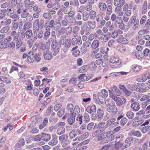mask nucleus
Instances as JSON below:
<instances>
[{
    "label": "nucleus",
    "instance_id": "f257e3e1",
    "mask_svg": "<svg viewBox=\"0 0 150 150\" xmlns=\"http://www.w3.org/2000/svg\"><path fill=\"white\" fill-rule=\"evenodd\" d=\"M112 134L111 132H103L98 136L97 140L100 141V143L102 144L108 142L107 138Z\"/></svg>",
    "mask_w": 150,
    "mask_h": 150
},
{
    "label": "nucleus",
    "instance_id": "f03ea898",
    "mask_svg": "<svg viewBox=\"0 0 150 150\" xmlns=\"http://www.w3.org/2000/svg\"><path fill=\"white\" fill-rule=\"evenodd\" d=\"M11 36L13 37V41L16 42V46L18 48L21 46L23 42L19 38V33H17L15 31H12Z\"/></svg>",
    "mask_w": 150,
    "mask_h": 150
},
{
    "label": "nucleus",
    "instance_id": "7ed1b4c3",
    "mask_svg": "<svg viewBox=\"0 0 150 150\" xmlns=\"http://www.w3.org/2000/svg\"><path fill=\"white\" fill-rule=\"evenodd\" d=\"M48 42H52L51 47L53 51V53L54 55L57 54L59 51V48L57 46V43L56 39H53L52 38H50L48 39Z\"/></svg>",
    "mask_w": 150,
    "mask_h": 150
},
{
    "label": "nucleus",
    "instance_id": "20e7f679",
    "mask_svg": "<svg viewBox=\"0 0 150 150\" xmlns=\"http://www.w3.org/2000/svg\"><path fill=\"white\" fill-rule=\"evenodd\" d=\"M108 95V93L105 89H103L101 92L98 93V98L101 104H104L105 99Z\"/></svg>",
    "mask_w": 150,
    "mask_h": 150
},
{
    "label": "nucleus",
    "instance_id": "39448f33",
    "mask_svg": "<svg viewBox=\"0 0 150 150\" xmlns=\"http://www.w3.org/2000/svg\"><path fill=\"white\" fill-rule=\"evenodd\" d=\"M111 90H109V91L110 96L112 98L113 96L116 97V96H120V95L121 92L116 86H114L111 87Z\"/></svg>",
    "mask_w": 150,
    "mask_h": 150
},
{
    "label": "nucleus",
    "instance_id": "423d86ee",
    "mask_svg": "<svg viewBox=\"0 0 150 150\" xmlns=\"http://www.w3.org/2000/svg\"><path fill=\"white\" fill-rule=\"evenodd\" d=\"M112 99L116 102L118 106H120L124 104L126 102V99L123 97L113 96Z\"/></svg>",
    "mask_w": 150,
    "mask_h": 150
},
{
    "label": "nucleus",
    "instance_id": "0eeeda50",
    "mask_svg": "<svg viewBox=\"0 0 150 150\" xmlns=\"http://www.w3.org/2000/svg\"><path fill=\"white\" fill-rule=\"evenodd\" d=\"M68 136L66 134L62 135L59 137V140L61 143L63 144V147H65L67 146L68 143Z\"/></svg>",
    "mask_w": 150,
    "mask_h": 150
},
{
    "label": "nucleus",
    "instance_id": "6e6552de",
    "mask_svg": "<svg viewBox=\"0 0 150 150\" xmlns=\"http://www.w3.org/2000/svg\"><path fill=\"white\" fill-rule=\"evenodd\" d=\"M91 32V29L88 27L85 26H82L79 33L81 35H83L85 33L86 35H88Z\"/></svg>",
    "mask_w": 150,
    "mask_h": 150
},
{
    "label": "nucleus",
    "instance_id": "1a4fd4ad",
    "mask_svg": "<svg viewBox=\"0 0 150 150\" xmlns=\"http://www.w3.org/2000/svg\"><path fill=\"white\" fill-rule=\"evenodd\" d=\"M150 89V84L146 83H142L140 86L139 92L143 93L146 92V90Z\"/></svg>",
    "mask_w": 150,
    "mask_h": 150
},
{
    "label": "nucleus",
    "instance_id": "9d476101",
    "mask_svg": "<svg viewBox=\"0 0 150 150\" xmlns=\"http://www.w3.org/2000/svg\"><path fill=\"white\" fill-rule=\"evenodd\" d=\"M121 18L117 16L116 14L113 13L111 16V20L115 24H119L121 21Z\"/></svg>",
    "mask_w": 150,
    "mask_h": 150
},
{
    "label": "nucleus",
    "instance_id": "9b49d317",
    "mask_svg": "<svg viewBox=\"0 0 150 150\" xmlns=\"http://www.w3.org/2000/svg\"><path fill=\"white\" fill-rule=\"evenodd\" d=\"M107 110L108 112L114 114L116 113L117 112V108L115 106V103L108 106Z\"/></svg>",
    "mask_w": 150,
    "mask_h": 150
},
{
    "label": "nucleus",
    "instance_id": "f8f14e48",
    "mask_svg": "<svg viewBox=\"0 0 150 150\" xmlns=\"http://www.w3.org/2000/svg\"><path fill=\"white\" fill-rule=\"evenodd\" d=\"M75 119V115H74L73 113H71L69 115L67 120L69 124L70 125H71L74 122Z\"/></svg>",
    "mask_w": 150,
    "mask_h": 150
},
{
    "label": "nucleus",
    "instance_id": "ddd939ff",
    "mask_svg": "<svg viewBox=\"0 0 150 150\" xmlns=\"http://www.w3.org/2000/svg\"><path fill=\"white\" fill-rule=\"evenodd\" d=\"M124 14L123 16V19L124 21L125 22H127L128 21L129 18V16H130L132 13L131 11L130 10H127L125 11Z\"/></svg>",
    "mask_w": 150,
    "mask_h": 150
},
{
    "label": "nucleus",
    "instance_id": "4468645a",
    "mask_svg": "<svg viewBox=\"0 0 150 150\" xmlns=\"http://www.w3.org/2000/svg\"><path fill=\"white\" fill-rule=\"evenodd\" d=\"M35 54L33 52L30 51L28 54L27 60L30 62L32 63L35 60Z\"/></svg>",
    "mask_w": 150,
    "mask_h": 150
},
{
    "label": "nucleus",
    "instance_id": "2eb2a0df",
    "mask_svg": "<svg viewBox=\"0 0 150 150\" xmlns=\"http://www.w3.org/2000/svg\"><path fill=\"white\" fill-rule=\"evenodd\" d=\"M70 39H68L67 41L65 42L64 45V47L62 48V50L66 52L67 51L69 47H70L71 44L70 42Z\"/></svg>",
    "mask_w": 150,
    "mask_h": 150
},
{
    "label": "nucleus",
    "instance_id": "dca6fc26",
    "mask_svg": "<svg viewBox=\"0 0 150 150\" xmlns=\"http://www.w3.org/2000/svg\"><path fill=\"white\" fill-rule=\"evenodd\" d=\"M109 126L105 122H101L98 124V127L100 129V131L102 132L107 129Z\"/></svg>",
    "mask_w": 150,
    "mask_h": 150
},
{
    "label": "nucleus",
    "instance_id": "f3484780",
    "mask_svg": "<svg viewBox=\"0 0 150 150\" xmlns=\"http://www.w3.org/2000/svg\"><path fill=\"white\" fill-rule=\"evenodd\" d=\"M115 13L120 16H122L124 15V13L121 6H117L115 9Z\"/></svg>",
    "mask_w": 150,
    "mask_h": 150
},
{
    "label": "nucleus",
    "instance_id": "a211bd4d",
    "mask_svg": "<svg viewBox=\"0 0 150 150\" xmlns=\"http://www.w3.org/2000/svg\"><path fill=\"white\" fill-rule=\"evenodd\" d=\"M96 106L93 105L91 106L88 107L86 109V111L89 113L95 112L96 111Z\"/></svg>",
    "mask_w": 150,
    "mask_h": 150
},
{
    "label": "nucleus",
    "instance_id": "6ab92c4d",
    "mask_svg": "<svg viewBox=\"0 0 150 150\" xmlns=\"http://www.w3.org/2000/svg\"><path fill=\"white\" fill-rule=\"evenodd\" d=\"M131 108L133 110L135 111H138L140 108L139 105L137 102H134L132 103L131 105Z\"/></svg>",
    "mask_w": 150,
    "mask_h": 150
},
{
    "label": "nucleus",
    "instance_id": "aec40b11",
    "mask_svg": "<svg viewBox=\"0 0 150 150\" xmlns=\"http://www.w3.org/2000/svg\"><path fill=\"white\" fill-rule=\"evenodd\" d=\"M39 22L38 19H36L34 21L33 24V30L35 31H38L39 29Z\"/></svg>",
    "mask_w": 150,
    "mask_h": 150
},
{
    "label": "nucleus",
    "instance_id": "412c9836",
    "mask_svg": "<svg viewBox=\"0 0 150 150\" xmlns=\"http://www.w3.org/2000/svg\"><path fill=\"white\" fill-rule=\"evenodd\" d=\"M147 3L146 0L145 1L142 6V14H145L147 11Z\"/></svg>",
    "mask_w": 150,
    "mask_h": 150
},
{
    "label": "nucleus",
    "instance_id": "4be33fe9",
    "mask_svg": "<svg viewBox=\"0 0 150 150\" xmlns=\"http://www.w3.org/2000/svg\"><path fill=\"white\" fill-rule=\"evenodd\" d=\"M98 7L100 10L103 11H105L107 8L106 4L103 2L99 3L98 4Z\"/></svg>",
    "mask_w": 150,
    "mask_h": 150
},
{
    "label": "nucleus",
    "instance_id": "5701e85b",
    "mask_svg": "<svg viewBox=\"0 0 150 150\" xmlns=\"http://www.w3.org/2000/svg\"><path fill=\"white\" fill-rule=\"evenodd\" d=\"M142 76L144 82L148 80V82L150 83V73L149 72L143 74Z\"/></svg>",
    "mask_w": 150,
    "mask_h": 150
},
{
    "label": "nucleus",
    "instance_id": "b1692460",
    "mask_svg": "<svg viewBox=\"0 0 150 150\" xmlns=\"http://www.w3.org/2000/svg\"><path fill=\"white\" fill-rule=\"evenodd\" d=\"M128 87L132 91H139V88H138V86L136 84L129 85Z\"/></svg>",
    "mask_w": 150,
    "mask_h": 150
},
{
    "label": "nucleus",
    "instance_id": "393cba45",
    "mask_svg": "<svg viewBox=\"0 0 150 150\" xmlns=\"http://www.w3.org/2000/svg\"><path fill=\"white\" fill-rule=\"evenodd\" d=\"M42 139L43 141L47 142L50 140L51 138V137L50 134L44 133H42Z\"/></svg>",
    "mask_w": 150,
    "mask_h": 150
},
{
    "label": "nucleus",
    "instance_id": "a878e982",
    "mask_svg": "<svg viewBox=\"0 0 150 150\" xmlns=\"http://www.w3.org/2000/svg\"><path fill=\"white\" fill-rule=\"evenodd\" d=\"M43 56L44 59L47 60L51 59L52 57V54L47 51L44 52Z\"/></svg>",
    "mask_w": 150,
    "mask_h": 150
},
{
    "label": "nucleus",
    "instance_id": "bb28decb",
    "mask_svg": "<svg viewBox=\"0 0 150 150\" xmlns=\"http://www.w3.org/2000/svg\"><path fill=\"white\" fill-rule=\"evenodd\" d=\"M98 120H100L102 119L104 115V112L102 109H98L97 111Z\"/></svg>",
    "mask_w": 150,
    "mask_h": 150
},
{
    "label": "nucleus",
    "instance_id": "cd10ccee",
    "mask_svg": "<svg viewBox=\"0 0 150 150\" xmlns=\"http://www.w3.org/2000/svg\"><path fill=\"white\" fill-rule=\"evenodd\" d=\"M57 140L56 136L54 135V137L52 138V139L49 142L50 145L54 146L56 145L57 143Z\"/></svg>",
    "mask_w": 150,
    "mask_h": 150
},
{
    "label": "nucleus",
    "instance_id": "c85d7f7f",
    "mask_svg": "<svg viewBox=\"0 0 150 150\" xmlns=\"http://www.w3.org/2000/svg\"><path fill=\"white\" fill-rule=\"evenodd\" d=\"M72 31L73 36L74 37H76L78 35L79 28L77 26H75L73 28Z\"/></svg>",
    "mask_w": 150,
    "mask_h": 150
},
{
    "label": "nucleus",
    "instance_id": "c756f323",
    "mask_svg": "<svg viewBox=\"0 0 150 150\" xmlns=\"http://www.w3.org/2000/svg\"><path fill=\"white\" fill-rule=\"evenodd\" d=\"M99 41L98 40H95L91 45V47L93 49H96L99 46Z\"/></svg>",
    "mask_w": 150,
    "mask_h": 150
},
{
    "label": "nucleus",
    "instance_id": "7c9ffc66",
    "mask_svg": "<svg viewBox=\"0 0 150 150\" xmlns=\"http://www.w3.org/2000/svg\"><path fill=\"white\" fill-rule=\"evenodd\" d=\"M118 40L119 42L122 43L123 44H126L128 42V40L125 38L123 37L122 35H120L118 39Z\"/></svg>",
    "mask_w": 150,
    "mask_h": 150
},
{
    "label": "nucleus",
    "instance_id": "2f4dec72",
    "mask_svg": "<svg viewBox=\"0 0 150 150\" xmlns=\"http://www.w3.org/2000/svg\"><path fill=\"white\" fill-rule=\"evenodd\" d=\"M77 48L78 47L76 46L75 47H73L72 49L73 54L76 57L79 56L80 54V51L77 49Z\"/></svg>",
    "mask_w": 150,
    "mask_h": 150
},
{
    "label": "nucleus",
    "instance_id": "473e14b6",
    "mask_svg": "<svg viewBox=\"0 0 150 150\" xmlns=\"http://www.w3.org/2000/svg\"><path fill=\"white\" fill-rule=\"evenodd\" d=\"M80 82L79 79L76 78H73L71 79L69 81V83H72L75 85H78Z\"/></svg>",
    "mask_w": 150,
    "mask_h": 150
},
{
    "label": "nucleus",
    "instance_id": "72a5a7b5",
    "mask_svg": "<svg viewBox=\"0 0 150 150\" xmlns=\"http://www.w3.org/2000/svg\"><path fill=\"white\" fill-rule=\"evenodd\" d=\"M65 132V129L64 127H61L57 130V134L59 135H63Z\"/></svg>",
    "mask_w": 150,
    "mask_h": 150
},
{
    "label": "nucleus",
    "instance_id": "f704fd0d",
    "mask_svg": "<svg viewBox=\"0 0 150 150\" xmlns=\"http://www.w3.org/2000/svg\"><path fill=\"white\" fill-rule=\"evenodd\" d=\"M110 62L113 64H115L119 62V59L117 57H111L110 59Z\"/></svg>",
    "mask_w": 150,
    "mask_h": 150
},
{
    "label": "nucleus",
    "instance_id": "c9c22d12",
    "mask_svg": "<svg viewBox=\"0 0 150 150\" xmlns=\"http://www.w3.org/2000/svg\"><path fill=\"white\" fill-rule=\"evenodd\" d=\"M33 35V33L32 30H28L25 32V36L28 39H30Z\"/></svg>",
    "mask_w": 150,
    "mask_h": 150
},
{
    "label": "nucleus",
    "instance_id": "e433bc0d",
    "mask_svg": "<svg viewBox=\"0 0 150 150\" xmlns=\"http://www.w3.org/2000/svg\"><path fill=\"white\" fill-rule=\"evenodd\" d=\"M104 103H105L107 106L108 107L112 105L113 104L115 103L111 99L108 98L106 100H105Z\"/></svg>",
    "mask_w": 150,
    "mask_h": 150
},
{
    "label": "nucleus",
    "instance_id": "4c0bfd02",
    "mask_svg": "<svg viewBox=\"0 0 150 150\" xmlns=\"http://www.w3.org/2000/svg\"><path fill=\"white\" fill-rule=\"evenodd\" d=\"M78 78L80 81H85L87 80V78L85 74H81Z\"/></svg>",
    "mask_w": 150,
    "mask_h": 150
},
{
    "label": "nucleus",
    "instance_id": "58836bf2",
    "mask_svg": "<svg viewBox=\"0 0 150 150\" xmlns=\"http://www.w3.org/2000/svg\"><path fill=\"white\" fill-rule=\"evenodd\" d=\"M48 122V120L47 118H45L43 122L40 124L39 126V127L40 129H42L44 128L47 124Z\"/></svg>",
    "mask_w": 150,
    "mask_h": 150
},
{
    "label": "nucleus",
    "instance_id": "ea45409f",
    "mask_svg": "<svg viewBox=\"0 0 150 150\" xmlns=\"http://www.w3.org/2000/svg\"><path fill=\"white\" fill-rule=\"evenodd\" d=\"M7 41H5V39H3L0 42V48H5L7 46Z\"/></svg>",
    "mask_w": 150,
    "mask_h": 150
},
{
    "label": "nucleus",
    "instance_id": "a19ab883",
    "mask_svg": "<svg viewBox=\"0 0 150 150\" xmlns=\"http://www.w3.org/2000/svg\"><path fill=\"white\" fill-rule=\"evenodd\" d=\"M34 2L33 1H32L31 2L29 0H26L24 2V4L25 6H26V4H27V5H29V7L30 8H32L34 6Z\"/></svg>",
    "mask_w": 150,
    "mask_h": 150
},
{
    "label": "nucleus",
    "instance_id": "79ce46f5",
    "mask_svg": "<svg viewBox=\"0 0 150 150\" xmlns=\"http://www.w3.org/2000/svg\"><path fill=\"white\" fill-rule=\"evenodd\" d=\"M126 116L129 119H132L134 116V114L132 111L127 112L126 114Z\"/></svg>",
    "mask_w": 150,
    "mask_h": 150
},
{
    "label": "nucleus",
    "instance_id": "37998d69",
    "mask_svg": "<svg viewBox=\"0 0 150 150\" xmlns=\"http://www.w3.org/2000/svg\"><path fill=\"white\" fill-rule=\"evenodd\" d=\"M89 68L92 71H94L96 69L97 66L94 62H92L90 63Z\"/></svg>",
    "mask_w": 150,
    "mask_h": 150
},
{
    "label": "nucleus",
    "instance_id": "c03bdc74",
    "mask_svg": "<svg viewBox=\"0 0 150 150\" xmlns=\"http://www.w3.org/2000/svg\"><path fill=\"white\" fill-rule=\"evenodd\" d=\"M31 27V24L29 22L25 23L23 27V29L24 30H26L28 29Z\"/></svg>",
    "mask_w": 150,
    "mask_h": 150
},
{
    "label": "nucleus",
    "instance_id": "a18cd8bd",
    "mask_svg": "<svg viewBox=\"0 0 150 150\" xmlns=\"http://www.w3.org/2000/svg\"><path fill=\"white\" fill-rule=\"evenodd\" d=\"M113 4L116 7L120 6L122 7L124 5V4L121 3V2L119 0H114Z\"/></svg>",
    "mask_w": 150,
    "mask_h": 150
},
{
    "label": "nucleus",
    "instance_id": "49530a36",
    "mask_svg": "<svg viewBox=\"0 0 150 150\" xmlns=\"http://www.w3.org/2000/svg\"><path fill=\"white\" fill-rule=\"evenodd\" d=\"M87 23L89 26L91 28L93 29L95 28L96 25L95 21H88Z\"/></svg>",
    "mask_w": 150,
    "mask_h": 150
},
{
    "label": "nucleus",
    "instance_id": "de8ad7c7",
    "mask_svg": "<svg viewBox=\"0 0 150 150\" xmlns=\"http://www.w3.org/2000/svg\"><path fill=\"white\" fill-rule=\"evenodd\" d=\"M65 31L66 30L65 28L63 27L61 28L58 30L57 35L59 36L62 35L64 34Z\"/></svg>",
    "mask_w": 150,
    "mask_h": 150
},
{
    "label": "nucleus",
    "instance_id": "09e8293b",
    "mask_svg": "<svg viewBox=\"0 0 150 150\" xmlns=\"http://www.w3.org/2000/svg\"><path fill=\"white\" fill-rule=\"evenodd\" d=\"M90 18L92 19H94L96 16V12L94 11H91L89 13Z\"/></svg>",
    "mask_w": 150,
    "mask_h": 150
},
{
    "label": "nucleus",
    "instance_id": "8fccbe9b",
    "mask_svg": "<svg viewBox=\"0 0 150 150\" xmlns=\"http://www.w3.org/2000/svg\"><path fill=\"white\" fill-rule=\"evenodd\" d=\"M150 127L149 125H146L143 127L141 129V131L143 133H145L149 129Z\"/></svg>",
    "mask_w": 150,
    "mask_h": 150
},
{
    "label": "nucleus",
    "instance_id": "3c124183",
    "mask_svg": "<svg viewBox=\"0 0 150 150\" xmlns=\"http://www.w3.org/2000/svg\"><path fill=\"white\" fill-rule=\"evenodd\" d=\"M50 35V32L49 31H46L44 34L43 38L45 40H47L49 39Z\"/></svg>",
    "mask_w": 150,
    "mask_h": 150
},
{
    "label": "nucleus",
    "instance_id": "603ef678",
    "mask_svg": "<svg viewBox=\"0 0 150 150\" xmlns=\"http://www.w3.org/2000/svg\"><path fill=\"white\" fill-rule=\"evenodd\" d=\"M80 111V108L78 106H76L73 110L72 113H74L75 114H78Z\"/></svg>",
    "mask_w": 150,
    "mask_h": 150
},
{
    "label": "nucleus",
    "instance_id": "864d4df0",
    "mask_svg": "<svg viewBox=\"0 0 150 150\" xmlns=\"http://www.w3.org/2000/svg\"><path fill=\"white\" fill-rule=\"evenodd\" d=\"M74 106L72 104L70 103L67 105V110L72 113L73 112Z\"/></svg>",
    "mask_w": 150,
    "mask_h": 150
},
{
    "label": "nucleus",
    "instance_id": "5fc2aeb1",
    "mask_svg": "<svg viewBox=\"0 0 150 150\" xmlns=\"http://www.w3.org/2000/svg\"><path fill=\"white\" fill-rule=\"evenodd\" d=\"M82 12L81 11H77L76 16V18L77 20H80L82 18Z\"/></svg>",
    "mask_w": 150,
    "mask_h": 150
},
{
    "label": "nucleus",
    "instance_id": "6e6d98bb",
    "mask_svg": "<svg viewBox=\"0 0 150 150\" xmlns=\"http://www.w3.org/2000/svg\"><path fill=\"white\" fill-rule=\"evenodd\" d=\"M89 135V133L88 132H86L80 136L79 138H78V139L79 140V138L81 139L82 140V139H86L88 137Z\"/></svg>",
    "mask_w": 150,
    "mask_h": 150
},
{
    "label": "nucleus",
    "instance_id": "4d7b16f0",
    "mask_svg": "<svg viewBox=\"0 0 150 150\" xmlns=\"http://www.w3.org/2000/svg\"><path fill=\"white\" fill-rule=\"evenodd\" d=\"M132 70L134 72H138L141 69V67L139 65H135L133 66L132 67Z\"/></svg>",
    "mask_w": 150,
    "mask_h": 150
},
{
    "label": "nucleus",
    "instance_id": "13d9d810",
    "mask_svg": "<svg viewBox=\"0 0 150 150\" xmlns=\"http://www.w3.org/2000/svg\"><path fill=\"white\" fill-rule=\"evenodd\" d=\"M83 19L84 21H87L89 17V15L88 13L86 12H83L82 13Z\"/></svg>",
    "mask_w": 150,
    "mask_h": 150
},
{
    "label": "nucleus",
    "instance_id": "bf43d9fd",
    "mask_svg": "<svg viewBox=\"0 0 150 150\" xmlns=\"http://www.w3.org/2000/svg\"><path fill=\"white\" fill-rule=\"evenodd\" d=\"M65 110L64 109H60L57 113V115L59 117H61L65 112Z\"/></svg>",
    "mask_w": 150,
    "mask_h": 150
},
{
    "label": "nucleus",
    "instance_id": "052dcab7",
    "mask_svg": "<svg viewBox=\"0 0 150 150\" xmlns=\"http://www.w3.org/2000/svg\"><path fill=\"white\" fill-rule=\"evenodd\" d=\"M123 92L127 96H129L131 94L132 92L127 88L123 91Z\"/></svg>",
    "mask_w": 150,
    "mask_h": 150
},
{
    "label": "nucleus",
    "instance_id": "680f3d73",
    "mask_svg": "<svg viewBox=\"0 0 150 150\" xmlns=\"http://www.w3.org/2000/svg\"><path fill=\"white\" fill-rule=\"evenodd\" d=\"M116 120L115 118H111L108 120L106 123L109 126L110 125L116 121Z\"/></svg>",
    "mask_w": 150,
    "mask_h": 150
},
{
    "label": "nucleus",
    "instance_id": "e2e57ef3",
    "mask_svg": "<svg viewBox=\"0 0 150 150\" xmlns=\"http://www.w3.org/2000/svg\"><path fill=\"white\" fill-rule=\"evenodd\" d=\"M24 140L23 139H20L17 143V144L19 146H23L24 144Z\"/></svg>",
    "mask_w": 150,
    "mask_h": 150
},
{
    "label": "nucleus",
    "instance_id": "0e129e2a",
    "mask_svg": "<svg viewBox=\"0 0 150 150\" xmlns=\"http://www.w3.org/2000/svg\"><path fill=\"white\" fill-rule=\"evenodd\" d=\"M9 16L13 19H15L14 20V21H16V20L18 19L19 18L17 15L16 13L11 14V15H10Z\"/></svg>",
    "mask_w": 150,
    "mask_h": 150
},
{
    "label": "nucleus",
    "instance_id": "69168bd1",
    "mask_svg": "<svg viewBox=\"0 0 150 150\" xmlns=\"http://www.w3.org/2000/svg\"><path fill=\"white\" fill-rule=\"evenodd\" d=\"M101 132L99 129H98L94 132H93L92 134V136L93 137H96L98 136Z\"/></svg>",
    "mask_w": 150,
    "mask_h": 150
},
{
    "label": "nucleus",
    "instance_id": "338daca9",
    "mask_svg": "<svg viewBox=\"0 0 150 150\" xmlns=\"http://www.w3.org/2000/svg\"><path fill=\"white\" fill-rule=\"evenodd\" d=\"M6 10L5 9H0V17H4L5 15Z\"/></svg>",
    "mask_w": 150,
    "mask_h": 150
},
{
    "label": "nucleus",
    "instance_id": "774afa93",
    "mask_svg": "<svg viewBox=\"0 0 150 150\" xmlns=\"http://www.w3.org/2000/svg\"><path fill=\"white\" fill-rule=\"evenodd\" d=\"M150 117V111H147L145 114L142 117L144 119L149 118Z\"/></svg>",
    "mask_w": 150,
    "mask_h": 150
}]
</instances>
